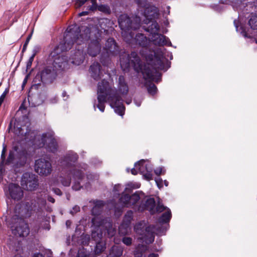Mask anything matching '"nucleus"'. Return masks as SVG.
<instances>
[{
	"instance_id": "f257e3e1",
	"label": "nucleus",
	"mask_w": 257,
	"mask_h": 257,
	"mask_svg": "<svg viewBox=\"0 0 257 257\" xmlns=\"http://www.w3.org/2000/svg\"><path fill=\"white\" fill-rule=\"evenodd\" d=\"M164 58L161 51H154L146 56L148 63L143 65L137 53L132 52L130 54H124L120 57V64L124 71H129L132 67L136 72H141L144 79L158 83L162 77V74L158 70L166 71L170 67L171 62L166 59L165 64Z\"/></svg>"
},
{
	"instance_id": "f03ea898",
	"label": "nucleus",
	"mask_w": 257,
	"mask_h": 257,
	"mask_svg": "<svg viewBox=\"0 0 257 257\" xmlns=\"http://www.w3.org/2000/svg\"><path fill=\"white\" fill-rule=\"evenodd\" d=\"M97 99L98 103H96V100L93 103L94 109L97 107L100 111L104 112L105 103L107 101L116 113L120 116L124 114L125 107L121 97L117 90L111 88L109 82L105 79L98 83Z\"/></svg>"
},
{
	"instance_id": "7ed1b4c3",
	"label": "nucleus",
	"mask_w": 257,
	"mask_h": 257,
	"mask_svg": "<svg viewBox=\"0 0 257 257\" xmlns=\"http://www.w3.org/2000/svg\"><path fill=\"white\" fill-rule=\"evenodd\" d=\"M58 73L54 67L51 66L45 67L36 75L33 80L31 88L39 89L41 86L44 87L54 82Z\"/></svg>"
},
{
	"instance_id": "20e7f679",
	"label": "nucleus",
	"mask_w": 257,
	"mask_h": 257,
	"mask_svg": "<svg viewBox=\"0 0 257 257\" xmlns=\"http://www.w3.org/2000/svg\"><path fill=\"white\" fill-rule=\"evenodd\" d=\"M90 38V36H88L86 34L85 38L82 37V35L80 34V30L79 27L76 26L71 28L70 27L67 29V32L65 33L63 43H61L57 47L55 48V50L58 48H60L61 51H67L70 49L72 46L75 43L80 44L79 43V39H82V40H80L82 42L83 40H88Z\"/></svg>"
},
{
	"instance_id": "39448f33",
	"label": "nucleus",
	"mask_w": 257,
	"mask_h": 257,
	"mask_svg": "<svg viewBox=\"0 0 257 257\" xmlns=\"http://www.w3.org/2000/svg\"><path fill=\"white\" fill-rule=\"evenodd\" d=\"M34 145L38 148L45 147L48 152L52 153H55L58 149V143L51 132L43 133L41 139L36 140Z\"/></svg>"
},
{
	"instance_id": "423d86ee",
	"label": "nucleus",
	"mask_w": 257,
	"mask_h": 257,
	"mask_svg": "<svg viewBox=\"0 0 257 257\" xmlns=\"http://www.w3.org/2000/svg\"><path fill=\"white\" fill-rule=\"evenodd\" d=\"M11 225L12 233L16 236L20 237L27 236L30 233L28 224L24 219L16 220L14 222H12V219L8 221Z\"/></svg>"
},
{
	"instance_id": "0eeeda50",
	"label": "nucleus",
	"mask_w": 257,
	"mask_h": 257,
	"mask_svg": "<svg viewBox=\"0 0 257 257\" xmlns=\"http://www.w3.org/2000/svg\"><path fill=\"white\" fill-rule=\"evenodd\" d=\"M15 213L11 219L14 222L16 220L24 219L31 216L32 213L31 206L28 202L17 204L15 208Z\"/></svg>"
},
{
	"instance_id": "6e6552de",
	"label": "nucleus",
	"mask_w": 257,
	"mask_h": 257,
	"mask_svg": "<svg viewBox=\"0 0 257 257\" xmlns=\"http://www.w3.org/2000/svg\"><path fill=\"white\" fill-rule=\"evenodd\" d=\"M22 119L23 121L25 122V124L20 123V122L16 120L14 124L15 133L18 136L24 137L26 139L32 140V137H29L30 133L31 132L29 118L28 116L24 115L22 116Z\"/></svg>"
},
{
	"instance_id": "1a4fd4ad",
	"label": "nucleus",
	"mask_w": 257,
	"mask_h": 257,
	"mask_svg": "<svg viewBox=\"0 0 257 257\" xmlns=\"http://www.w3.org/2000/svg\"><path fill=\"white\" fill-rule=\"evenodd\" d=\"M21 184L26 190H35L37 188L39 184L38 176L33 173L25 172L22 176Z\"/></svg>"
},
{
	"instance_id": "9d476101",
	"label": "nucleus",
	"mask_w": 257,
	"mask_h": 257,
	"mask_svg": "<svg viewBox=\"0 0 257 257\" xmlns=\"http://www.w3.org/2000/svg\"><path fill=\"white\" fill-rule=\"evenodd\" d=\"M118 23L120 29L127 33L131 30H135L139 28L140 23L133 22L127 14H121L118 18Z\"/></svg>"
},
{
	"instance_id": "9b49d317",
	"label": "nucleus",
	"mask_w": 257,
	"mask_h": 257,
	"mask_svg": "<svg viewBox=\"0 0 257 257\" xmlns=\"http://www.w3.org/2000/svg\"><path fill=\"white\" fill-rule=\"evenodd\" d=\"M35 170L40 176H47L52 171V165L47 159L39 158L35 161Z\"/></svg>"
},
{
	"instance_id": "f8f14e48",
	"label": "nucleus",
	"mask_w": 257,
	"mask_h": 257,
	"mask_svg": "<svg viewBox=\"0 0 257 257\" xmlns=\"http://www.w3.org/2000/svg\"><path fill=\"white\" fill-rule=\"evenodd\" d=\"M13 150L17 152V161L13 164V168L16 170L24 167L26 164L28 159V153L27 151L25 149L19 150L18 146H14Z\"/></svg>"
},
{
	"instance_id": "ddd939ff",
	"label": "nucleus",
	"mask_w": 257,
	"mask_h": 257,
	"mask_svg": "<svg viewBox=\"0 0 257 257\" xmlns=\"http://www.w3.org/2000/svg\"><path fill=\"white\" fill-rule=\"evenodd\" d=\"M68 57L65 55L59 56L55 58L51 67H54L57 73H59L68 67Z\"/></svg>"
},
{
	"instance_id": "4468645a",
	"label": "nucleus",
	"mask_w": 257,
	"mask_h": 257,
	"mask_svg": "<svg viewBox=\"0 0 257 257\" xmlns=\"http://www.w3.org/2000/svg\"><path fill=\"white\" fill-rule=\"evenodd\" d=\"M155 226L154 225L146 226L145 231L141 236L143 241L147 244L152 243L155 239Z\"/></svg>"
},
{
	"instance_id": "2eb2a0df",
	"label": "nucleus",
	"mask_w": 257,
	"mask_h": 257,
	"mask_svg": "<svg viewBox=\"0 0 257 257\" xmlns=\"http://www.w3.org/2000/svg\"><path fill=\"white\" fill-rule=\"evenodd\" d=\"M95 39L91 40L87 48V53L92 57H95L99 53L101 49L99 43L100 39L97 36H95Z\"/></svg>"
},
{
	"instance_id": "dca6fc26",
	"label": "nucleus",
	"mask_w": 257,
	"mask_h": 257,
	"mask_svg": "<svg viewBox=\"0 0 257 257\" xmlns=\"http://www.w3.org/2000/svg\"><path fill=\"white\" fill-rule=\"evenodd\" d=\"M159 15L156 7L154 6L147 7L144 11V16L146 18V20H144L145 23L149 24L151 22L156 21Z\"/></svg>"
},
{
	"instance_id": "f3484780",
	"label": "nucleus",
	"mask_w": 257,
	"mask_h": 257,
	"mask_svg": "<svg viewBox=\"0 0 257 257\" xmlns=\"http://www.w3.org/2000/svg\"><path fill=\"white\" fill-rule=\"evenodd\" d=\"M151 41L155 45L163 46L164 45L171 46L172 44L168 38L164 35L158 32L153 34L151 38Z\"/></svg>"
},
{
	"instance_id": "a211bd4d",
	"label": "nucleus",
	"mask_w": 257,
	"mask_h": 257,
	"mask_svg": "<svg viewBox=\"0 0 257 257\" xmlns=\"http://www.w3.org/2000/svg\"><path fill=\"white\" fill-rule=\"evenodd\" d=\"M9 190L12 199L15 200H20L23 196V191L17 184L11 183L9 185Z\"/></svg>"
},
{
	"instance_id": "6ab92c4d",
	"label": "nucleus",
	"mask_w": 257,
	"mask_h": 257,
	"mask_svg": "<svg viewBox=\"0 0 257 257\" xmlns=\"http://www.w3.org/2000/svg\"><path fill=\"white\" fill-rule=\"evenodd\" d=\"M89 72L91 77L96 81L100 79L103 76L102 67L98 62H95L90 65Z\"/></svg>"
},
{
	"instance_id": "aec40b11",
	"label": "nucleus",
	"mask_w": 257,
	"mask_h": 257,
	"mask_svg": "<svg viewBox=\"0 0 257 257\" xmlns=\"http://www.w3.org/2000/svg\"><path fill=\"white\" fill-rule=\"evenodd\" d=\"M134 187L132 184H128L125 188V192H122L119 200L121 203L127 207L130 206L131 195Z\"/></svg>"
},
{
	"instance_id": "412c9836",
	"label": "nucleus",
	"mask_w": 257,
	"mask_h": 257,
	"mask_svg": "<svg viewBox=\"0 0 257 257\" xmlns=\"http://www.w3.org/2000/svg\"><path fill=\"white\" fill-rule=\"evenodd\" d=\"M105 48L107 53L109 55H116L119 53V47L112 38H109L107 39Z\"/></svg>"
},
{
	"instance_id": "4be33fe9",
	"label": "nucleus",
	"mask_w": 257,
	"mask_h": 257,
	"mask_svg": "<svg viewBox=\"0 0 257 257\" xmlns=\"http://www.w3.org/2000/svg\"><path fill=\"white\" fill-rule=\"evenodd\" d=\"M78 159V156L76 153L68 154L64 157L61 163L66 167L70 168L77 161Z\"/></svg>"
},
{
	"instance_id": "5701e85b",
	"label": "nucleus",
	"mask_w": 257,
	"mask_h": 257,
	"mask_svg": "<svg viewBox=\"0 0 257 257\" xmlns=\"http://www.w3.org/2000/svg\"><path fill=\"white\" fill-rule=\"evenodd\" d=\"M233 24L237 32L240 33V34H241L245 38H251L250 35H249L247 33L246 27L238 20H234L233 21Z\"/></svg>"
},
{
	"instance_id": "b1692460",
	"label": "nucleus",
	"mask_w": 257,
	"mask_h": 257,
	"mask_svg": "<svg viewBox=\"0 0 257 257\" xmlns=\"http://www.w3.org/2000/svg\"><path fill=\"white\" fill-rule=\"evenodd\" d=\"M118 89L122 95H126L128 93V86L123 75L119 76Z\"/></svg>"
},
{
	"instance_id": "393cba45",
	"label": "nucleus",
	"mask_w": 257,
	"mask_h": 257,
	"mask_svg": "<svg viewBox=\"0 0 257 257\" xmlns=\"http://www.w3.org/2000/svg\"><path fill=\"white\" fill-rule=\"evenodd\" d=\"M136 42L142 47H146L148 45L150 40L144 34L138 33L135 37Z\"/></svg>"
},
{
	"instance_id": "a878e982",
	"label": "nucleus",
	"mask_w": 257,
	"mask_h": 257,
	"mask_svg": "<svg viewBox=\"0 0 257 257\" xmlns=\"http://www.w3.org/2000/svg\"><path fill=\"white\" fill-rule=\"evenodd\" d=\"M143 205L144 209L149 210L152 214L155 213L156 202L154 198L147 199Z\"/></svg>"
},
{
	"instance_id": "bb28decb",
	"label": "nucleus",
	"mask_w": 257,
	"mask_h": 257,
	"mask_svg": "<svg viewBox=\"0 0 257 257\" xmlns=\"http://www.w3.org/2000/svg\"><path fill=\"white\" fill-rule=\"evenodd\" d=\"M84 56L83 52L78 50L76 52L73 56H72V63L79 65L82 64L84 60Z\"/></svg>"
},
{
	"instance_id": "cd10ccee",
	"label": "nucleus",
	"mask_w": 257,
	"mask_h": 257,
	"mask_svg": "<svg viewBox=\"0 0 257 257\" xmlns=\"http://www.w3.org/2000/svg\"><path fill=\"white\" fill-rule=\"evenodd\" d=\"M135 167L137 169H138L139 172L140 174L143 175L149 168L151 166L150 164L146 163V161L144 160H141L135 164Z\"/></svg>"
},
{
	"instance_id": "c85d7f7f",
	"label": "nucleus",
	"mask_w": 257,
	"mask_h": 257,
	"mask_svg": "<svg viewBox=\"0 0 257 257\" xmlns=\"http://www.w3.org/2000/svg\"><path fill=\"white\" fill-rule=\"evenodd\" d=\"M123 247L120 245H113L109 251L110 257H120L122 255Z\"/></svg>"
},
{
	"instance_id": "c756f323",
	"label": "nucleus",
	"mask_w": 257,
	"mask_h": 257,
	"mask_svg": "<svg viewBox=\"0 0 257 257\" xmlns=\"http://www.w3.org/2000/svg\"><path fill=\"white\" fill-rule=\"evenodd\" d=\"M172 217V213L171 210L167 208V211L163 213L161 216L158 218V222L160 224H165L169 222Z\"/></svg>"
},
{
	"instance_id": "7c9ffc66",
	"label": "nucleus",
	"mask_w": 257,
	"mask_h": 257,
	"mask_svg": "<svg viewBox=\"0 0 257 257\" xmlns=\"http://www.w3.org/2000/svg\"><path fill=\"white\" fill-rule=\"evenodd\" d=\"M151 23L152 24L148 27L144 26V28L146 31L149 32L152 35L153 34L157 33L160 30V27L156 21H153Z\"/></svg>"
},
{
	"instance_id": "2f4dec72",
	"label": "nucleus",
	"mask_w": 257,
	"mask_h": 257,
	"mask_svg": "<svg viewBox=\"0 0 257 257\" xmlns=\"http://www.w3.org/2000/svg\"><path fill=\"white\" fill-rule=\"evenodd\" d=\"M70 173L75 181H81L84 178V172L79 169H73L70 171Z\"/></svg>"
},
{
	"instance_id": "473e14b6",
	"label": "nucleus",
	"mask_w": 257,
	"mask_h": 257,
	"mask_svg": "<svg viewBox=\"0 0 257 257\" xmlns=\"http://www.w3.org/2000/svg\"><path fill=\"white\" fill-rule=\"evenodd\" d=\"M105 245V243L102 241V240L96 242L94 249L95 254H99L103 251H104L106 248Z\"/></svg>"
},
{
	"instance_id": "72a5a7b5",
	"label": "nucleus",
	"mask_w": 257,
	"mask_h": 257,
	"mask_svg": "<svg viewBox=\"0 0 257 257\" xmlns=\"http://www.w3.org/2000/svg\"><path fill=\"white\" fill-rule=\"evenodd\" d=\"M248 24L250 29L257 30V14H251L250 18L248 21Z\"/></svg>"
},
{
	"instance_id": "f704fd0d",
	"label": "nucleus",
	"mask_w": 257,
	"mask_h": 257,
	"mask_svg": "<svg viewBox=\"0 0 257 257\" xmlns=\"http://www.w3.org/2000/svg\"><path fill=\"white\" fill-rule=\"evenodd\" d=\"M146 225L144 221H141L137 223L134 226V230L136 232L140 235H142L145 231Z\"/></svg>"
},
{
	"instance_id": "c9c22d12",
	"label": "nucleus",
	"mask_w": 257,
	"mask_h": 257,
	"mask_svg": "<svg viewBox=\"0 0 257 257\" xmlns=\"http://www.w3.org/2000/svg\"><path fill=\"white\" fill-rule=\"evenodd\" d=\"M141 194L144 195V193L137 191L131 195L130 206L135 205L140 199Z\"/></svg>"
},
{
	"instance_id": "e433bc0d",
	"label": "nucleus",
	"mask_w": 257,
	"mask_h": 257,
	"mask_svg": "<svg viewBox=\"0 0 257 257\" xmlns=\"http://www.w3.org/2000/svg\"><path fill=\"white\" fill-rule=\"evenodd\" d=\"M102 233L100 229H97L96 231H92L91 233V238L95 242L100 241L102 240Z\"/></svg>"
},
{
	"instance_id": "4c0bfd02",
	"label": "nucleus",
	"mask_w": 257,
	"mask_h": 257,
	"mask_svg": "<svg viewBox=\"0 0 257 257\" xmlns=\"http://www.w3.org/2000/svg\"><path fill=\"white\" fill-rule=\"evenodd\" d=\"M97 10L105 15H110L111 13L110 8L107 5L101 4L98 6Z\"/></svg>"
},
{
	"instance_id": "58836bf2",
	"label": "nucleus",
	"mask_w": 257,
	"mask_h": 257,
	"mask_svg": "<svg viewBox=\"0 0 257 257\" xmlns=\"http://www.w3.org/2000/svg\"><path fill=\"white\" fill-rule=\"evenodd\" d=\"M76 257H94L89 255V251L84 247L79 248Z\"/></svg>"
},
{
	"instance_id": "ea45409f",
	"label": "nucleus",
	"mask_w": 257,
	"mask_h": 257,
	"mask_svg": "<svg viewBox=\"0 0 257 257\" xmlns=\"http://www.w3.org/2000/svg\"><path fill=\"white\" fill-rule=\"evenodd\" d=\"M15 159V154L14 152L13 151H10L8 157L5 162L6 165H10L12 164H14V162Z\"/></svg>"
},
{
	"instance_id": "a19ab883",
	"label": "nucleus",
	"mask_w": 257,
	"mask_h": 257,
	"mask_svg": "<svg viewBox=\"0 0 257 257\" xmlns=\"http://www.w3.org/2000/svg\"><path fill=\"white\" fill-rule=\"evenodd\" d=\"M148 169V170H147L146 172H145L143 175L146 180L147 181H150L153 179V174L152 173L153 170L152 167Z\"/></svg>"
},
{
	"instance_id": "79ce46f5",
	"label": "nucleus",
	"mask_w": 257,
	"mask_h": 257,
	"mask_svg": "<svg viewBox=\"0 0 257 257\" xmlns=\"http://www.w3.org/2000/svg\"><path fill=\"white\" fill-rule=\"evenodd\" d=\"M148 92L152 95H154L157 91V86L153 83H151L147 88Z\"/></svg>"
},
{
	"instance_id": "37998d69",
	"label": "nucleus",
	"mask_w": 257,
	"mask_h": 257,
	"mask_svg": "<svg viewBox=\"0 0 257 257\" xmlns=\"http://www.w3.org/2000/svg\"><path fill=\"white\" fill-rule=\"evenodd\" d=\"M104 205L103 201L102 200H96L94 202V206L92 208V212L93 213L94 210L97 208H102Z\"/></svg>"
},
{
	"instance_id": "c03bdc74",
	"label": "nucleus",
	"mask_w": 257,
	"mask_h": 257,
	"mask_svg": "<svg viewBox=\"0 0 257 257\" xmlns=\"http://www.w3.org/2000/svg\"><path fill=\"white\" fill-rule=\"evenodd\" d=\"M32 32L31 33H30L27 37L24 44V45H23V49H22V54H23V53L25 52V51L27 49V46L29 43V41L30 40H31V37H32Z\"/></svg>"
},
{
	"instance_id": "a18cd8bd",
	"label": "nucleus",
	"mask_w": 257,
	"mask_h": 257,
	"mask_svg": "<svg viewBox=\"0 0 257 257\" xmlns=\"http://www.w3.org/2000/svg\"><path fill=\"white\" fill-rule=\"evenodd\" d=\"M61 183L63 186L68 187L70 185L71 180V178H66L65 177H62L61 178Z\"/></svg>"
},
{
	"instance_id": "49530a36",
	"label": "nucleus",
	"mask_w": 257,
	"mask_h": 257,
	"mask_svg": "<svg viewBox=\"0 0 257 257\" xmlns=\"http://www.w3.org/2000/svg\"><path fill=\"white\" fill-rule=\"evenodd\" d=\"M167 207L165 206L163 204H161L159 202L157 206H156L155 212H162L167 209Z\"/></svg>"
},
{
	"instance_id": "de8ad7c7",
	"label": "nucleus",
	"mask_w": 257,
	"mask_h": 257,
	"mask_svg": "<svg viewBox=\"0 0 257 257\" xmlns=\"http://www.w3.org/2000/svg\"><path fill=\"white\" fill-rule=\"evenodd\" d=\"M41 49V47L40 45L35 46L32 51L33 54L31 57L34 58L35 56L40 51Z\"/></svg>"
},
{
	"instance_id": "09e8293b",
	"label": "nucleus",
	"mask_w": 257,
	"mask_h": 257,
	"mask_svg": "<svg viewBox=\"0 0 257 257\" xmlns=\"http://www.w3.org/2000/svg\"><path fill=\"white\" fill-rule=\"evenodd\" d=\"M116 230L114 228H112V224H109V228L107 229V233L109 236L112 237L115 234Z\"/></svg>"
},
{
	"instance_id": "8fccbe9b",
	"label": "nucleus",
	"mask_w": 257,
	"mask_h": 257,
	"mask_svg": "<svg viewBox=\"0 0 257 257\" xmlns=\"http://www.w3.org/2000/svg\"><path fill=\"white\" fill-rule=\"evenodd\" d=\"M92 5L88 6V10L94 11L97 9L98 6L96 3V0H91Z\"/></svg>"
},
{
	"instance_id": "3c124183",
	"label": "nucleus",
	"mask_w": 257,
	"mask_h": 257,
	"mask_svg": "<svg viewBox=\"0 0 257 257\" xmlns=\"http://www.w3.org/2000/svg\"><path fill=\"white\" fill-rule=\"evenodd\" d=\"M122 242L125 245L128 246L132 244V239L130 237H123L122 239Z\"/></svg>"
},
{
	"instance_id": "603ef678",
	"label": "nucleus",
	"mask_w": 257,
	"mask_h": 257,
	"mask_svg": "<svg viewBox=\"0 0 257 257\" xmlns=\"http://www.w3.org/2000/svg\"><path fill=\"white\" fill-rule=\"evenodd\" d=\"M82 188L80 185V181H75L74 184L72 186V189L76 191H78Z\"/></svg>"
},
{
	"instance_id": "864d4df0",
	"label": "nucleus",
	"mask_w": 257,
	"mask_h": 257,
	"mask_svg": "<svg viewBox=\"0 0 257 257\" xmlns=\"http://www.w3.org/2000/svg\"><path fill=\"white\" fill-rule=\"evenodd\" d=\"M80 211V207L78 205L74 206L72 209L70 211V213L72 215H74L75 214Z\"/></svg>"
},
{
	"instance_id": "5fc2aeb1",
	"label": "nucleus",
	"mask_w": 257,
	"mask_h": 257,
	"mask_svg": "<svg viewBox=\"0 0 257 257\" xmlns=\"http://www.w3.org/2000/svg\"><path fill=\"white\" fill-rule=\"evenodd\" d=\"M156 184L159 189L163 187V180L161 178H156L155 179Z\"/></svg>"
},
{
	"instance_id": "6e6d98bb",
	"label": "nucleus",
	"mask_w": 257,
	"mask_h": 257,
	"mask_svg": "<svg viewBox=\"0 0 257 257\" xmlns=\"http://www.w3.org/2000/svg\"><path fill=\"white\" fill-rule=\"evenodd\" d=\"M34 59L33 57H30L28 60V61L27 62V65H26V71L27 72L28 69H29L32 64L33 61H34Z\"/></svg>"
},
{
	"instance_id": "4d7b16f0",
	"label": "nucleus",
	"mask_w": 257,
	"mask_h": 257,
	"mask_svg": "<svg viewBox=\"0 0 257 257\" xmlns=\"http://www.w3.org/2000/svg\"><path fill=\"white\" fill-rule=\"evenodd\" d=\"M6 152V147L4 146L2 152L1 157L2 163H5V162L6 161V155H5Z\"/></svg>"
},
{
	"instance_id": "13d9d810",
	"label": "nucleus",
	"mask_w": 257,
	"mask_h": 257,
	"mask_svg": "<svg viewBox=\"0 0 257 257\" xmlns=\"http://www.w3.org/2000/svg\"><path fill=\"white\" fill-rule=\"evenodd\" d=\"M4 163H0V179H3V173L5 171V169L4 168Z\"/></svg>"
},
{
	"instance_id": "bf43d9fd",
	"label": "nucleus",
	"mask_w": 257,
	"mask_h": 257,
	"mask_svg": "<svg viewBox=\"0 0 257 257\" xmlns=\"http://www.w3.org/2000/svg\"><path fill=\"white\" fill-rule=\"evenodd\" d=\"M163 168L162 167H159L154 170L155 173L157 176H160L162 172Z\"/></svg>"
},
{
	"instance_id": "052dcab7",
	"label": "nucleus",
	"mask_w": 257,
	"mask_h": 257,
	"mask_svg": "<svg viewBox=\"0 0 257 257\" xmlns=\"http://www.w3.org/2000/svg\"><path fill=\"white\" fill-rule=\"evenodd\" d=\"M135 257H143V253L140 250H136L135 251Z\"/></svg>"
},
{
	"instance_id": "680f3d73",
	"label": "nucleus",
	"mask_w": 257,
	"mask_h": 257,
	"mask_svg": "<svg viewBox=\"0 0 257 257\" xmlns=\"http://www.w3.org/2000/svg\"><path fill=\"white\" fill-rule=\"evenodd\" d=\"M53 191L54 192L59 196H61L62 195V192L61 191V190L59 188H53Z\"/></svg>"
},
{
	"instance_id": "e2e57ef3",
	"label": "nucleus",
	"mask_w": 257,
	"mask_h": 257,
	"mask_svg": "<svg viewBox=\"0 0 257 257\" xmlns=\"http://www.w3.org/2000/svg\"><path fill=\"white\" fill-rule=\"evenodd\" d=\"M128 224L122 223L119 227V230L120 231H121V229L124 228L125 229V232L127 231V228H128Z\"/></svg>"
},
{
	"instance_id": "0e129e2a",
	"label": "nucleus",
	"mask_w": 257,
	"mask_h": 257,
	"mask_svg": "<svg viewBox=\"0 0 257 257\" xmlns=\"http://www.w3.org/2000/svg\"><path fill=\"white\" fill-rule=\"evenodd\" d=\"M77 4L79 7H81L88 0H76Z\"/></svg>"
},
{
	"instance_id": "69168bd1",
	"label": "nucleus",
	"mask_w": 257,
	"mask_h": 257,
	"mask_svg": "<svg viewBox=\"0 0 257 257\" xmlns=\"http://www.w3.org/2000/svg\"><path fill=\"white\" fill-rule=\"evenodd\" d=\"M86 178L88 180H92L94 179V176L91 173H87L86 174Z\"/></svg>"
},
{
	"instance_id": "338daca9",
	"label": "nucleus",
	"mask_w": 257,
	"mask_h": 257,
	"mask_svg": "<svg viewBox=\"0 0 257 257\" xmlns=\"http://www.w3.org/2000/svg\"><path fill=\"white\" fill-rule=\"evenodd\" d=\"M156 230L158 231L161 232H164L166 231V228L164 227L161 226L159 227L158 226Z\"/></svg>"
},
{
	"instance_id": "774afa93",
	"label": "nucleus",
	"mask_w": 257,
	"mask_h": 257,
	"mask_svg": "<svg viewBox=\"0 0 257 257\" xmlns=\"http://www.w3.org/2000/svg\"><path fill=\"white\" fill-rule=\"evenodd\" d=\"M62 97L64 98V100H66L69 97L66 91H63L62 94Z\"/></svg>"
}]
</instances>
